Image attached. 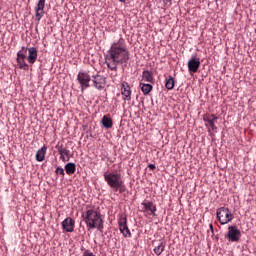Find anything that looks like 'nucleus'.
<instances>
[{
	"instance_id": "nucleus-1",
	"label": "nucleus",
	"mask_w": 256,
	"mask_h": 256,
	"mask_svg": "<svg viewBox=\"0 0 256 256\" xmlns=\"http://www.w3.org/2000/svg\"><path fill=\"white\" fill-rule=\"evenodd\" d=\"M129 59L131 57L125 39L119 38L118 41L112 43L107 55H105V63L108 69L114 71V73H111V77H117V65L129 63Z\"/></svg>"
},
{
	"instance_id": "nucleus-2",
	"label": "nucleus",
	"mask_w": 256,
	"mask_h": 256,
	"mask_svg": "<svg viewBox=\"0 0 256 256\" xmlns=\"http://www.w3.org/2000/svg\"><path fill=\"white\" fill-rule=\"evenodd\" d=\"M82 219L86 223L88 229H98L103 231V219L101 218V212L95 208H89L82 213Z\"/></svg>"
},
{
	"instance_id": "nucleus-3",
	"label": "nucleus",
	"mask_w": 256,
	"mask_h": 256,
	"mask_svg": "<svg viewBox=\"0 0 256 256\" xmlns=\"http://www.w3.org/2000/svg\"><path fill=\"white\" fill-rule=\"evenodd\" d=\"M104 181L115 191H119V193H125V182H123V176L121 172L115 170L112 172L104 173Z\"/></svg>"
},
{
	"instance_id": "nucleus-4",
	"label": "nucleus",
	"mask_w": 256,
	"mask_h": 256,
	"mask_svg": "<svg viewBox=\"0 0 256 256\" xmlns=\"http://www.w3.org/2000/svg\"><path fill=\"white\" fill-rule=\"evenodd\" d=\"M217 219L222 225H227L233 221V213L227 207H220L216 211Z\"/></svg>"
},
{
	"instance_id": "nucleus-5",
	"label": "nucleus",
	"mask_w": 256,
	"mask_h": 256,
	"mask_svg": "<svg viewBox=\"0 0 256 256\" xmlns=\"http://www.w3.org/2000/svg\"><path fill=\"white\" fill-rule=\"evenodd\" d=\"M77 81L81 87V91H85V89H89L91 87L92 77L88 72H79L77 75Z\"/></svg>"
},
{
	"instance_id": "nucleus-6",
	"label": "nucleus",
	"mask_w": 256,
	"mask_h": 256,
	"mask_svg": "<svg viewBox=\"0 0 256 256\" xmlns=\"http://www.w3.org/2000/svg\"><path fill=\"white\" fill-rule=\"evenodd\" d=\"M107 85V78L105 76L96 74L92 76V87L98 91H103Z\"/></svg>"
},
{
	"instance_id": "nucleus-7",
	"label": "nucleus",
	"mask_w": 256,
	"mask_h": 256,
	"mask_svg": "<svg viewBox=\"0 0 256 256\" xmlns=\"http://www.w3.org/2000/svg\"><path fill=\"white\" fill-rule=\"evenodd\" d=\"M118 225L119 231L124 237H131V230H129V226H127V216L125 214L119 216Z\"/></svg>"
},
{
	"instance_id": "nucleus-8",
	"label": "nucleus",
	"mask_w": 256,
	"mask_h": 256,
	"mask_svg": "<svg viewBox=\"0 0 256 256\" xmlns=\"http://www.w3.org/2000/svg\"><path fill=\"white\" fill-rule=\"evenodd\" d=\"M227 238L232 243H237L241 239V230L237 226H229Z\"/></svg>"
},
{
	"instance_id": "nucleus-9",
	"label": "nucleus",
	"mask_w": 256,
	"mask_h": 256,
	"mask_svg": "<svg viewBox=\"0 0 256 256\" xmlns=\"http://www.w3.org/2000/svg\"><path fill=\"white\" fill-rule=\"evenodd\" d=\"M35 15H36V21H41L43 19V16L45 15V0H39L37 5L34 8Z\"/></svg>"
},
{
	"instance_id": "nucleus-10",
	"label": "nucleus",
	"mask_w": 256,
	"mask_h": 256,
	"mask_svg": "<svg viewBox=\"0 0 256 256\" xmlns=\"http://www.w3.org/2000/svg\"><path fill=\"white\" fill-rule=\"evenodd\" d=\"M188 71L189 73H197L201 67V59L197 57H192L188 60Z\"/></svg>"
},
{
	"instance_id": "nucleus-11",
	"label": "nucleus",
	"mask_w": 256,
	"mask_h": 256,
	"mask_svg": "<svg viewBox=\"0 0 256 256\" xmlns=\"http://www.w3.org/2000/svg\"><path fill=\"white\" fill-rule=\"evenodd\" d=\"M217 116L215 114H205L203 117V120L205 123H208L209 127L212 131H217V126H215V123H217Z\"/></svg>"
},
{
	"instance_id": "nucleus-12",
	"label": "nucleus",
	"mask_w": 256,
	"mask_h": 256,
	"mask_svg": "<svg viewBox=\"0 0 256 256\" xmlns=\"http://www.w3.org/2000/svg\"><path fill=\"white\" fill-rule=\"evenodd\" d=\"M144 210V213H148V215H153L155 217V213L157 212V206L151 202V201H146L142 203Z\"/></svg>"
},
{
	"instance_id": "nucleus-13",
	"label": "nucleus",
	"mask_w": 256,
	"mask_h": 256,
	"mask_svg": "<svg viewBox=\"0 0 256 256\" xmlns=\"http://www.w3.org/2000/svg\"><path fill=\"white\" fill-rule=\"evenodd\" d=\"M62 227L67 233H73V231H75V220L71 217H67L62 222Z\"/></svg>"
},
{
	"instance_id": "nucleus-14",
	"label": "nucleus",
	"mask_w": 256,
	"mask_h": 256,
	"mask_svg": "<svg viewBox=\"0 0 256 256\" xmlns=\"http://www.w3.org/2000/svg\"><path fill=\"white\" fill-rule=\"evenodd\" d=\"M121 93L124 97V101H131V86H129V83L123 82L121 84Z\"/></svg>"
},
{
	"instance_id": "nucleus-15",
	"label": "nucleus",
	"mask_w": 256,
	"mask_h": 256,
	"mask_svg": "<svg viewBox=\"0 0 256 256\" xmlns=\"http://www.w3.org/2000/svg\"><path fill=\"white\" fill-rule=\"evenodd\" d=\"M28 51V57H27V61L28 63H30V65H33V63H35V61H37V48L35 47H30L27 49Z\"/></svg>"
},
{
	"instance_id": "nucleus-16",
	"label": "nucleus",
	"mask_w": 256,
	"mask_h": 256,
	"mask_svg": "<svg viewBox=\"0 0 256 256\" xmlns=\"http://www.w3.org/2000/svg\"><path fill=\"white\" fill-rule=\"evenodd\" d=\"M58 153L60 155L61 161L65 163V161H69L70 158V152L67 148H64L63 146H60L58 148Z\"/></svg>"
},
{
	"instance_id": "nucleus-17",
	"label": "nucleus",
	"mask_w": 256,
	"mask_h": 256,
	"mask_svg": "<svg viewBox=\"0 0 256 256\" xmlns=\"http://www.w3.org/2000/svg\"><path fill=\"white\" fill-rule=\"evenodd\" d=\"M102 127L104 129H112L113 127V119H111L109 116L104 115L100 121Z\"/></svg>"
},
{
	"instance_id": "nucleus-18",
	"label": "nucleus",
	"mask_w": 256,
	"mask_h": 256,
	"mask_svg": "<svg viewBox=\"0 0 256 256\" xmlns=\"http://www.w3.org/2000/svg\"><path fill=\"white\" fill-rule=\"evenodd\" d=\"M45 155H47V146H43L36 153V161H45Z\"/></svg>"
},
{
	"instance_id": "nucleus-19",
	"label": "nucleus",
	"mask_w": 256,
	"mask_h": 256,
	"mask_svg": "<svg viewBox=\"0 0 256 256\" xmlns=\"http://www.w3.org/2000/svg\"><path fill=\"white\" fill-rule=\"evenodd\" d=\"M142 81H147V83H154L155 78H153V72L144 70L142 73Z\"/></svg>"
},
{
	"instance_id": "nucleus-20",
	"label": "nucleus",
	"mask_w": 256,
	"mask_h": 256,
	"mask_svg": "<svg viewBox=\"0 0 256 256\" xmlns=\"http://www.w3.org/2000/svg\"><path fill=\"white\" fill-rule=\"evenodd\" d=\"M140 89L143 95H149L153 91V85L140 82Z\"/></svg>"
},
{
	"instance_id": "nucleus-21",
	"label": "nucleus",
	"mask_w": 256,
	"mask_h": 256,
	"mask_svg": "<svg viewBox=\"0 0 256 256\" xmlns=\"http://www.w3.org/2000/svg\"><path fill=\"white\" fill-rule=\"evenodd\" d=\"M67 175H73L76 171H77V166L75 165V163H67L64 167Z\"/></svg>"
},
{
	"instance_id": "nucleus-22",
	"label": "nucleus",
	"mask_w": 256,
	"mask_h": 256,
	"mask_svg": "<svg viewBox=\"0 0 256 256\" xmlns=\"http://www.w3.org/2000/svg\"><path fill=\"white\" fill-rule=\"evenodd\" d=\"M165 87L168 89V91H171L175 88V79H173V76H168L166 78Z\"/></svg>"
},
{
	"instance_id": "nucleus-23",
	"label": "nucleus",
	"mask_w": 256,
	"mask_h": 256,
	"mask_svg": "<svg viewBox=\"0 0 256 256\" xmlns=\"http://www.w3.org/2000/svg\"><path fill=\"white\" fill-rule=\"evenodd\" d=\"M163 251H165V242H160L157 246L154 247V253L157 256H160Z\"/></svg>"
},
{
	"instance_id": "nucleus-24",
	"label": "nucleus",
	"mask_w": 256,
	"mask_h": 256,
	"mask_svg": "<svg viewBox=\"0 0 256 256\" xmlns=\"http://www.w3.org/2000/svg\"><path fill=\"white\" fill-rule=\"evenodd\" d=\"M27 47L23 46L21 50L17 53V59L16 60H23L27 59Z\"/></svg>"
},
{
	"instance_id": "nucleus-25",
	"label": "nucleus",
	"mask_w": 256,
	"mask_h": 256,
	"mask_svg": "<svg viewBox=\"0 0 256 256\" xmlns=\"http://www.w3.org/2000/svg\"><path fill=\"white\" fill-rule=\"evenodd\" d=\"M16 61L18 63L19 69H23L24 71H28L29 70V65L27 64V62H25V59L16 60Z\"/></svg>"
},
{
	"instance_id": "nucleus-26",
	"label": "nucleus",
	"mask_w": 256,
	"mask_h": 256,
	"mask_svg": "<svg viewBox=\"0 0 256 256\" xmlns=\"http://www.w3.org/2000/svg\"><path fill=\"white\" fill-rule=\"evenodd\" d=\"M56 175H61L62 177H65V170L62 167H57L55 170Z\"/></svg>"
},
{
	"instance_id": "nucleus-27",
	"label": "nucleus",
	"mask_w": 256,
	"mask_h": 256,
	"mask_svg": "<svg viewBox=\"0 0 256 256\" xmlns=\"http://www.w3.org/2000/svg\"><path fill=\"white\" fill-rule=\"evenodd\" d=\"M148 167L150 168L151 171H155V169H157L155 164H149Z\"/></svg>"
},
{
	"instance_id": "nucleus-28",
	"label": "nucleus",
	"mask_w": 256,
	"mask_h": 256,
	"mask_svg": "<svg viewBox=\"0 0 256 256\" xmlns=\"http://www.w3.org/2000/svg\"><path fill=\"white\" fill-rule=\"evenodd\" d=\"M171 0H164V3H170Z\"/></svg>"
},
{
	"instance_id": "nucleus-29",
	"label": "nucleus",
	"mask_w": 256,
	"mask_h": 256,
	"mask_svg": "<svg viewBox=\"0 0 256 256\" xmlns=\"http://www.w3.org/2000/svg\"><path fill=\"white\" fill-rule=\"evenodd\" d=\"M120 3H125L127 0H119Z\"/></svg>"
},
{
	"instance_id": "nucleus-30",
	"label": "nucleus",
	"mask_w": 256,
	"mask_h": 256,
	"mask_svg": "<svg viewBox=\"0 0 256 256\" xmlns=\"http://www.w3.org/2000/svg\"><path fill=\"white\" fill-rule=\"evenodd\" d=\"M210 229H213V224H210Z\"/></svg>"
}]
</instances>
